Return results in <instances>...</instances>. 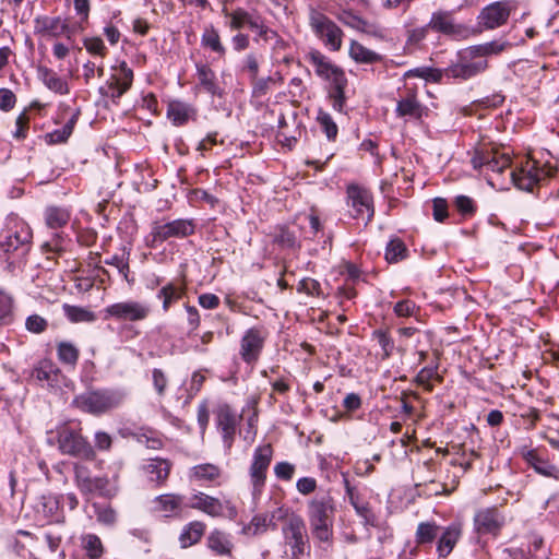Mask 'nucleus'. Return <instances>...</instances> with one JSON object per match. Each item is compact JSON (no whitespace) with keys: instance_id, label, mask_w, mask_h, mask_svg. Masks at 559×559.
I'll use <instances>...</instances> for the list:
<instances>
[{"instance_id":"obj_1","label":"nucleus","mask_w":559,"mask_h":559,"mask_svg":"<svg viewBox=\"0 0 559 559\" xmlns=\"http://www.w3.org/2000/svg\"><path fill=\"white\" fill-rule=\"evenodd\" d=\"M335 507L329 496L312 499L308 504V520L314 539L330 544L333 538Z\"/></svg>"},{"instance_id":"obj_2","label":"nucleus","mask_w":559,"mask_h":559,"mask_svg":"<svg viewBox=\"0 0 559 559\" xmlns=\"http://www.w3.org/2000/svg\"><path fill=\"white\" fill-rule=\"evenodd\" d=\"M50 444H58L62 454L92 460L95 452L92 445L81 435V429L71 424H63L51 431L48 438Z\"/></svg>"},{"instance_id":"obj_3","label":"nucleus","mask_w":559,"mask_h":559,"mask_svg":"<svg viewBox=\"0 0 559 559\" xmlns=\"http://www.w3.org/2000/svg\"><path fill=\"white\" fill-rule=\"evenodd\" d=\"M285 555L290 559H301L309 549L305 521L301 516L290 515L282 528Z\"/></svg>"},{"instance_id":"obj_4","label":"nucleus","mask_w":559,"mask_h":559,"mask_svg":"<svg viewBox=\"0 0 559 559\" xmlns=\"http://www.w3.org/2000/svg\"><path fill=\"white\" fill-rule=\"evenodd\" d=\"M555 173V167L546 164L540 165L539 162L527 158L520 167L511 171V178L519 189L532 191L535 186L554 176Z\"/></svg>"},{"instance_id":"obj_5","label":"nucleus","mask_w":559,"mask_h":559,"mask_svg":"<svg viewBox=\"0 0 559 559\" xmlns=\"http://www.w3.org/2000/svg\"><path fill=\"white\" fill-rule=\"evenodd\" d=\"M488 61L474 51L472 46L457 52V59L445 69V75L453 79L468 80L484 73Z\"/></svg>"},{"instance_id":"obj_6","label":"nucleus","mask_w":559,"mask_h":559,"mask_svg":"<svg viewBox=\"0 0 559 559\" xmlns=\"http://www.w3.org/2000/svg\"><path fill=\"white\" fill-rule=\"evenodd\" d=\"M194 230L195 225L192 219L178 218L166 223L155 222L146 237V245L157 248L169 238H185L192 235Z\"/></svg>"},{"instance_id":"obj_7","label":"nucleus","mask_w":559,"mask_h":559,"mask_svg":"<svg viewBox=\"0 0 559 559\" xmlns=\"http://www.w3.org/2000/svg\"><path fill=\"white\" fill-rule=\"evenodd\" d=\"M124 400V393L120 390H98L86 392L76 397L78 405L92 414L105 413L118 407Z\"/></svg>"},{"instance_id":"obj_8","label":"nucleus","mask_w":559,"mask_h":559,"mask_svg":"<svg viewBox=\"0 0 559 559\" xmlns=\"http://www.w3.org/2000/svg\"><path fill=\"white\" fill-rule=\"evenodd\" d=\"M309 23L316 35L333 51H337L342 47V29L326 15L311 9L309 14Z\"/></svg>"},{"instance_id":"obj_9","label":"nucleus","mask_w":559,"mask_h":559,"mask_svg":"<svg viewBox=\"0 0 559 559\" xmlns=\"http://www.w3.org/2000/svg\"><path fill=\"white\" fill-rule=\"evenodd\" d=\"M230 28L240 29L248 26L257 33L255 40H263L264 43H273L275 46L282 45L277 33L265 26L259 17H254L242 9H238L229 14Z\"/></svg>"},{"instance_id":"obj_10","label":"nucleus","mask_w":559,"mask_h":559,"mask_svg":"<svg viewBox=\"0 0 559 559\" xmlns=\"http://www.w3.org/2000/svg\"><path fill=\"white\" fill-rule=\"evenodd\" d=\"M273 450L271 444L259 445L253 453L252 463L249 468L252 496L258 497L265 485L266 472L272 461Z\"/></svg>"},{"instance_id":"obj_11","label":"nucleus","mask_w":559,"mask_h":559,"mask_svg":"<svg viewBox=\"0 0 559 559\" xmlns=\"http://www.w3.org/2000/svg\"><path fill=\"white\" fill-rule=\"evenodd\" d=\"M515 4L511 0L496 1L484 7L478 16L477 23L484 29H496L507 24Z\"/></svg>"},{"instance_id":"obj_12","label":"nucleus","mask_w":559,"mask_h":559,"mask_svg":"<svg viewBox=\"0 0 559 559\" xmlns=\"http://www.w3.org/2000/svg\"><path fill=\"white\" fill-rule=\"evenodd\" d=\"M74 483L82 495L102 497H109L110 490L108 488L109 481L107 477L93 476L90 468L81 463H75L74 466Z\"/></svg>"},{"instance_id":"obj_13","label":"nucleus","mask_w":559,"mask_h":559,"mask_svg":"<svg viewBox=\"0 0 559 559\" xmlns=\"http://www.w3.org/2000/svg\"><path fill=\"white\" fill-rule=\"evenodd\" d=\"M189 507L213 518L224 515L233 518L237 514L236 508L230 503L229 500L222 501L218 498L209 496L201 491L190 497Z\"/></svg>"},{"instance_id":"obj_14","label":"nucleus","mask_w":559,"mask_h":559,"mask_svg":"<svg viewBox=\"0 0 559 559\" xmlns=\"http://www.w3.org/2000/svg\"><path fill=\"white\" fill-rule=\"evenodd\" d=\"M427 27L455 39H466L472 34L467 26L454 22L451 11L444 10L433 12Z\"/></svg>"},{"instance_id":"obj_15","label":"nucleus","mask_w":559,"mask_h":559,"mask_svg":"<svg viewBox=\"0 0 559 559\" xmlns=\"http://www.w3.org/2000/svg\"><path fill=\"white\" fill-rule=\"evenodd\" d=\"M347 204L352 207V216L361 218L366 223L373 216V201L371 193L357 185H349L347 188Z\"/></svg>"},{"instance_id":"obj_16","label":"nucleus","mask_w":559,"mask_h":559,"mask_svg":"<svg viewBox=\"0 0 559 559\" xmlns=\"http://www.w3.org/2000/svg\"><path fill=\"white\" fill-rule=\"evenodd\" d=\"M472 164L475 169L486 167L501 174L511 165V158L509 154L500 152L498 148H481L475 152Z\"/></svg>"},{"instance_id":"obj_17","label":"nucleus","mask_w":559,"mask_h":559,"mask_svg":"<svg viewBox=\"0 0 559 559\" xmlns=\"http://www.w3.org/2000/svg\"><path fill=\"white\" fill-rule=\"evenodd\" d=\"M240 420L241 415L237 414L229 405H221L216 411V426L227 449L233 445Z\"/></svg>"},{"instance_id":"obj_18","label":"nucleus","mask_w":559,"mask_h":559,"mask_svg":"<svg viewBox=\"0 0 559 559\" xmlns=\"http://www.w3.org/2000/svg\"><path fill=\"white\" fill-rule=\"evenodd\" d=\"M31 238V228L24 222H15L13 227L0 234V247L4 252H12L27 246Z\"/></svg>"},{"instance_id":"obj_19","label":"nucleus","mask_w":559,"mask_h":559,"mask_svg":"<svg viewBox=\"0 0 559 559\" xmlns=\"http://www.w3.org/2000/svg\"><path fill=\"white\" fill-rule=\"evenodd\" d=\"M34 31L43 37L58 38L66 36L71 38V28L67 20L60 16L40 15L34 20Z\"/></svg>"},{"instance_id":"obj_20","label":"nucleus","mask_w":559,"mask_h":559,"mask_svg":"<svg viewBox=\"0 0 559 559\" xmlns=\"http://www.w3.org/2000/svg\"><path fill=\"white\" fill-rule=\"evenodd\" d=\"M105 312L117 320L139 321L148 316L150 308L138 301H123L108 306Z\"/></svg>"},{"instance_id":"obj_21","label":"nucleus","mask_w":559,"mask_h":559,"mask_svg":"<svg viewBox=\"0 0 559 559\" xmlns=\"http://www.w3.org/2000/svg\"><path fill=\"white\" fill-rule=\"evenodd\" d=\"M424 109V106L417 99L416 90L405 88L399 94L395 109L397 117L420 119L423 117Z\"/></svg>"},{"instance_id":"obj_22","label":"nucleus","mask_w":559,"mask_h":559,"mask_svg":"<svg viewBox=\"0 0 559 559\" xmlns=\"http://www.w3.org/2000/svg\"><path fill=\"white\" fill-rule=\"evenodd\" d=\"M463 525L461 522H452L442 528L437 540L436 551L439 558L445 559L454 549L462 537Z\"/></svg>"},{"instance_id":"obj_23","label":"nucleus","mask_w":559,"mask_h":559,"mask_svg":"<svg viewBox=\"0 0 559 559\" xmlns=\"http://www.w3.org/2000/svg\"><path fill=\"white\" fill-rule=\"evenodd\" d=\"M307 60L314 68L316 74L329 81L330 83L336 78L345 75L341 68L333 64L324 55L318 50H311L308 52Z\"/></svg>"},{"instance_id":"obj_24","label":"nucleus","mask_w":559,"mask_h":559,"mask_svg":"<svg viewBox=\"0 0 559 559\" xmlns=\"http://www.w3.org/2000/svg\"><path fill=\"white\" fill-rule=\"evenodd\" d=\"M263 347V336L257 328L249 329L241 338L240 355L248 362H254Z\"/></svg>"},{"instance_id":"obj_25","label":"nucleus","mask_w":559,"mask_h":559,"mask_svg":"<svg viewBox=\"0 0 559 559\" xmlns=\"http://www.w3.org/2000/svg\"><path fill=\"white\" fill-rule=\"evenodd\" d=\"M109 81V88L112 98H120L132 85L133 71L126 61H121Z\"/></svg>"},{"instance_id":"obj_26","label":"nucleus","mask_w":559,"mask_h":559,"mask_svg":"<svg viewBox=\"0 0 559 559\" xmlns=\"http://www.w3.org/2000/svg\"><path fill=\"white\" fill-rule=\"evenodd\" d=\"M474 524L479 534H496L502 525V518L496 509H485L476 513Z\"/></svg>"},{"instance_id":"obj_27","label":"nucleus","mask_w":559,"mask_h":559,"mask_svg":"<svg viewBox=\"0 0 559 559\" xmlns=\"http://www.w3.org/2000/svg\"><path fill=\"white\" fill-rule=\"evenodd\" d=\"M219 466L211 463L199 464L189 469L188 477L191 483L206 485L216 481L221 477Z\"/></svg>"},{"instance_id":"obj_28","label":"nucleus","mask_w":559,"mask_h":559,"mask_svg":"<svg viewBox=\"0 0 559 559\" xmlns=\"http://www.w3.org/2000/svg\"><path fill=\"white\" fill-rule=\"evenodd\" d=\"M143 469L151 481L160 485L167 480L171 469V463L165 459H150L144 464Z\"/></svg>"},{"instance_id":"obj_29","label":"nucleus","mask_w":559,"mask_h":559,"mask_svg":"<svg viewBox=\"0 0 559 559\" xmlns=\"http://www.w3.org/2000/svg\"><path fill=\"white\" fill-rule=\"evenodd\" d=\"M183 499L179 495L175 493H165L157 496L153 500V510L157 513L163 514L164 516H174L177 515L181 509Z\"/></svg>"},{"instance_id":"obj_30","label":"nucleus","mask_w":559,"mask_h":559,"mask_svg":"<svg viewBox=\"0 0 559 559\" xmlns=\"http://www.w3.org/2000/svg\"><path fill=\"white\" fill-rule=\"evenodd\" d=\"M206 545L217 556H230L234 547L229 535L219 530H214L209 534Z\"/></svg>"},{"instance_id":"obj_31","label":"nucleus","mask_w":559,"mask_h":559,"mask_svg":"<svg viewBox=\"0 0 559 559\" xmlns=\"http://www.w3.org/2000/svg\"><path fill=\"white\" fill-rule=\"evenodd\" d=\"M205 524L201 521H192L185 525L179 535L181 548H188L199 543L205 532Z\"/></svg>"},{"instance_id":"obj_32","label":"nucleus","mask_w":559,"mask_h":559,"mask_svg":"<svg viewBox=\"0 0 559 559\" xmlns=\"http://www.w3.org/2000/svg\"><path fill=\"white\" fill-rule=\"evenodd\" d=\"M348 53L349 57L357 63L373 64L382 61L381 55L371 49H368L356 40L350 41Z\"/></svg>"},{"instance_id":"obj_33","label":"nucleus","mask_w":559,"mask_h":559,"mask_svg":"<svg viewBox=\"0 0 559 559\" xmlns=\"http://www.w3.org/2000/svg\"><path fill=\"white\" fill-rule=\"evenodd\" d=\"M199 85L211 95H221L217 78L214 71L206 64H197Z\"/></svg>"},{"instance_id":"obj_34","label":"nucleus","mask_w":559,"mask_h":559,"mask_svg":"<svg viewBox=\"0 0 559 559\" xmlns=\"http://www.w3.org/2000/svg\"><path fill=\"white\" fill-rule=\"evenodd\" d=\"M186 286L185 284L170 282L157 294V297L163 300V310L166 312L169 310L173 302L181 299L185 295Z\"/></svg>"},{"instance_id":"obj_35","label":"nucleus","mask_w":559,"mask_h":559,"mask_svg":"<svg viewBox=\"0 0 559 559\" xmlns=\"http://www.w3.org/2000/svg\"><path fill=\"white\" fill-rule=\"evenodd\" d=\"M201 45L217 53L219 57H224L226 53V48L222 44L219 33L213 25L204 27L201 36Z\"/></svg>"},{"instance_id":"obj_36","label":"nucleus","mask_w":559,"mask_h":559,"mask_svg":"<svg viewBox=\"0 0 559 559\" xmlns=\"http://www.w3.org/2000/svg\"><path fill=\"white\" fill-rule=\"evenodd\" d=\"M472 47L474 48V51L478 53L479 57L486 59V57L488 56H497L508 50L509 48L512 47V44L509 40L501 37L485 44L474 45Z\"/></svg>"},{"instance_id":"obj_37","label":"nucleus","mask_w":559,"mask_h":559,"mask_svg":"<svg viewBox=\"0 0 559 559\" xmlns=\"http://www.w3.org/2000/svg\"><path fill=\"white\" fill-rule=\"evenodd\" d=\"M194 115L189 105L181 102H171L168 106L167 116L176 126H182Z\"/></svg>"},{"instance_id":"obj_38","label":"nucleus","mask_w":559,"mask_h":559,"mask_svg":"<svg viewBox=\"0 0 559 559\" xmlns=\"http://www.w3.org/2000/svg\"><path fill=\"white\" fill-rule=\"evenodd\" d=\"M329 96L332 100V106L335 110L342 111L345 105V87L347 86V79L345 75L336 78L331 83Z\"/></svg>"},{"instance_id":"obj_39","label":"nucleus","mask_w":559,"mask_h":559,"mask_svg":"<svg viewBox=\"0 0 559 559\" xmlns=\"http://www.w3.org/2000/svg\"><path fill=\"white\" fill-rule=\"evenodd\" d=\"M63 312L72 323H91L97 319L90 309L68 304L63 305Z\"/></svg>"},{"instance_id":"obj_40","label":"nucleus","mask_w":559,"mask_h":559,"mask_svg":"<svg viewBox=\"0 0 559 559\" xmlns=\"http://www.w3.org/2000/svg\"><path fill=\"white\" fill-rule=\"evenodd\" d=\"M70 212L64 207L48 206L45 211V221L48 227L52 229L61 228L68 224Z\"/></svg>"},{"instance_id":"obj_41","label":"nucleus","mask_w":559,"mask_h":559,"mask_svg":"<svg viewBox=\"0 0 559 559\" xmlns=\"http://www.w3.org/2000/svg\"><path fill=\"white\" fill-rule=\"evenodd\" d=\"M439 528V525L435 521L420 522L415 533L416 544H431L436 539Z\"/></svg>"},{"instance_id":"obj_42","label":"nucleus","mask_w":559,"mask_h":559,"mask_svg":"<svg viewBox=\"0 0 559 559\" xmlns=\"http://www.w3.org/2000/svg\"><path fill=\"white\" fill-rule=\"evenodd\" d=\"M81 545L90 559H99L105 550L100 538L95 534L83 535Z\"/></svg>"},{"instance_id":"obj_43","label":"nucleus","mask_w":559,"mask_h":559,"mask_svg":"<svg viewBox=\"0 0 559 559\" xmlns=\"http://www.w3.org/2000/svg\"><path fill=\"white\" fill-rule=\"evenodd\" d=\"M57 356L62 364L75 366L80 350L73 343L62 341L57 344Z\"/></svg>"},{"instance_id":"obj_44","label":"nucleus","mask_w":559,"mask_h":559,"mask_svg":"<svg viewBox=\"0 0 559 559\" xmlns=\"http://www.w3.org/2000/svg\"><path fill=\"white\" fill-rule=\"evenodd\" d=\"M78 118L79 112L73 114L69 121L61 129L46 134L47 142L50 144L64 143L72 134Z\"/></svg>"},{"instance_id":"obj_45","label":"nucleus","mask_w":559,"mask_h":559,"mask_svg":"<svg viewBox=\"0 0 559 559\" xmlns=\"http://www.w3.org/2000/svg\"><path fill=\"white\" fill-rule=\"evenodd\" d=\"M44 84L52 92L64 95L69 93L68 83L49 69L41 71Z\"/></svg>"},{"instance_id":"obj_46","label":"nucleus","mask_w":559,"mask_h":559,"mask_svg":"<svg viewBox=\"0 0 559 559\" xmlns=\"http://www.w3.org/2000/svg\"><path fill=\"white\" fill-rule=\"evenodd\" d=\"M346 492L349 497L350 504L355 508L356 512L365 519L366 523L373 524L374 516L367 504H359L358 497L354 492V488L345 480Z\"/></svg>"},{"instance_id":"obj_47","label":"nucleus","mask_w":559,"mask_h":559,"mask_svg":"<svg viewBox=\"0 0 559 559\" xmlns=\"http://www.w3.org/2000/svg\"><path fill=\"white\" fill-rule=\"evenodd\" d=\"M340 19L343 23L353 28L377 35V32L373 29V25L362 20L361 17L353 14L352 12H343Z\"/></svg>"},{"instance_id":"obj_48","label":"nucleus","mask_w":559,"mask_h":559,"mask_svg":"<svg viewBox=\"0 0 559 559\" xmlns=\"http://www.w3.org/2000/svg\"><path fill=\"white\" fill-rule=\"evenodd\" d=\"M406 247L400 239H392L385 249V260L395 263L405 258Z\"/></svg>"},{"instance_id":"obj_49","label":"nucleus","mask_w":559,"mask_h":559,"mask_svg":"<svg viewBox=\"0 0 559 559\" xmlns=\"http://www.w3.org/2000/svg\"><path fill=\"white\" fill-rule=\"evenodd\" d=\"M372 337L378 342L382 349V358L388 359L394 349V341L390 336L389 332L384 330H376L372 333Z\"/></svg>"},{"instance_id":"obj_50","label":"nucleus","mask_w":559,"mask_h":559,"mask_svg":"<svg viewBox=\"0 0 559 559\" xmlns=\"http://www.w3.org/2000/svg\"><path fill=\"white\" fill-rule=\"evenodd\" d=\"M13 311V297L5 290L0 289V324H8L11 321Z\"/></svg>"},{"instance_id":"obj_51","label":"nucleus","mask_w":559,"mask_h":559,"mask_svg":"<svg viewBox=\"0 0 559 559\" xmlns=\"http://www.w3.org/2000/svg\"><path fill=\"white\" fill-rule=\"evenodd\" d=\"M270 520H267L266 515L258 514L252 518L250 523L243 527V533L247 535H258L266 532L269 525H271Z\"/></svg>"},{"instance_id":"obj_52","label":"nucleus","mask_w":559,"mask_h":559,"mask_svg":"<svg viewBox=\"0 0 559 559\" xmlns=\"http://www.w3.org/2000/svg\"><path fill=\"white\" fill-rule=\"evenodd\" d=\"M93 508L95 510V514L97 518V521L104 525H114L116 522V512L115 510L109 507L105 506L102 507L97 503H93Z\"/></svg>"},{"instance_id":"obj_53","label":"nucleus","mask_w":559,"mask_h":559,"mask_svg":"<svg viewBox=\"0 0 559 559\" xmlns=\"http://www.w3.org/2000/svg\"><path fill=\"white\" fill-rule=\"evenodd\" d=\"M432 379H438L436 367H425L416 376V382L428 391L432 390Z\"/></svg>"},{"instance_id":"obj_54","label":"nucleus","mask_w":559,"mask_h":559,"mask_svg":"<svg viewBox=\"0 0 559 559\" xmlns=\"http://www.w3.org/2000/svg\"><path fill=\"white\" fill-rule=\"evenodd\" d=\"M57 369L49 361L40 362L33 371V377L38 381H50Z\"/></svg>"},{"instance_id":"obj_55","label":"nucleus","mask_w":559,"mask_h":559,"mask_svg":"<svg viewBox=\"0 0 559 559\" xmlns=\"http://www.w3.org/2000/svg\"><path fill=\"white\" fill-rule=\"evenodd\" d=\"M152 381L158 396H163L168 385V378L166 373L162 369L154 368L152 370Z\"/></svg>"},{"instance_id":"obj_56","label":"nucleus","mask_w":559,"mask_h":559,"mask_svg":"<svg viewBox=\"0 0 559 559\" xmlns=\"http://www.w3.org/2000/svg\"><path fill=\"white\" fill-rule=\"evenodd\" d=\"M48 326V322L45 318L38 316V314H32L27 317L25 321V328L28 332L32 333H43Z\"/></svg>"},{"instance_id":"obj_57","label":"nucleus","mask_w":559,"mask_h":559,"mask_svg":"<svg viewBox=\"0 0 559 559\" xmlns=\"http://www.w3.org/2000/svg\"><path fill=\"white\" fill-rule=\"evenodd\" d=\"M298 292L306 293L310 296H318L321 293V285L313 278H304L298 284Z\"/></svg>"},{"instance_id":"obj_58","label":"nucleus","mask_w":559,"mask_h":559,"mask_svg":"<svg viewBox=\"0 0 559 559\" xmlns=\"http://www.w3.org/2000/svg\"><path fill=\"white\" fill-rule=\"evenodd\" d=\"M84 47L90 53L97 55L100 57L105 56L106 47L104 41L99 37L86 38L84 40Z\"/></svg>"},{"instance_id":"obj_59","label":"nucleus","mask_w":559,"mask_h":559,"mask_svg":"<svg viewBox=\"0 0 559 559\" xmlns=\"http://www.w3.org/2000/svg\"><path fill=\"white\" fill-rule=\"evenodd\" d=\"M318 120L322 128L324 129L328 139H334L337 134V127L332 120V118L325 112H320Z\"/></svg>"},{"instance_id":"obj_60","label":"nucleus","mask_w":559,"mask_h":559,"mask_svg":"<svg viewBox=\"0 0 559 559\" xmlns=\"http://www.w3.org/2000/svg\"><path fill=\"white\" fill-rule=\"evenodd\" d=\"M534 469L544 476L558 478L559 475L558 468L543 457L534 465Z\"/></svg>"},{"instance_id":"obj_61","label":"nucleus","mask_w":559,"mask_h":559,"mask_svg":"<svg viewBox=\"0 0 559 559\" xmlns=\"http://www.w3.org/2000/svg\"><path fill=\"white\" fill-rule=\"evenodd\" d=\"M274 473L280 479L290 480L295 473V466L288 462H280L274 466Z\"/></svg>"},{"instance_id":"obj_62","label":"nucleus","mask_w":559,"mask_h":559,"mask_svg":"<svg viewBox=\"0 0 559 559\" xmlns=\"http://www.w3.org/2000/svg\"><path fill=\"white\" fill-rule=\"evenodd\" d=\"M417 307L414 301L405 299L396 302L394 312L399 317H411L415 313Z\"/></svg>"},{"instance_id":"obj_63","label":"nucleus","mask_w":559,"mask_h":559,"mask_svg":"<svg viewBox=\"0 0 559 559\" xmlns=\"http://www.w3.org/2000/svg\"><path fill=\"white\" fill-rule=\"evenodd\" d=\"M455 205L460 213L463 215H471L475 212L474 201L466 195H457L455 198Z\"/></svg>"},{"instance_id":"obj_64","label":"nucleus","mask_w":559,"mask_h":559,"mask_svg":"<svg viewBox=\"0 0 559 559\" xmlns=\"http://www.w3.org/2000/svg\"><path fill=\"white\" fill-rule=\"evenodd\" d=\"M16 103L14 93L9 88H0V109L4 111L11 110Z\"/></svg>"}]
</instances>
